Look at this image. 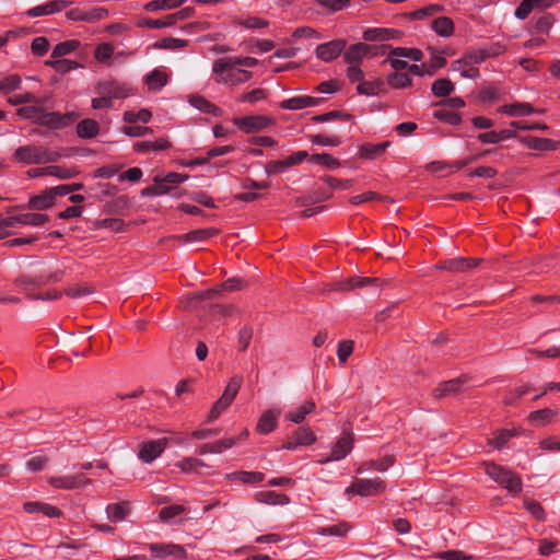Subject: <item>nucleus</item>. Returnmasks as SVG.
<instances>
[{
  "mask_svg": "<svg viewBox=\"0 0 560 560\" xmlns=\"http://www.w3.org/2000/svg\"><path fill=\"white\" fill-rule=\"evenodd\" d=\"M61 159V154L47 147L38 144H27L15 149L12 160L18 163L31 164H48L57 162Z\"/></svg>",
  "mask_w": 560,
  "mask_h": 560,
  "instance_id": "nucleus-1",
  "label": "nucleus"
},
{
  "mask_svg": "<svg viewBox=\"0 0 560 560\" xmlns=\"http://www.w3.org/2000/svg\"><path fill=\"white\" fill-rule=\"evenodd\" d=\"M214 81L219 84L240 85L249 81L253 73L248 70L229 66L228 61L215 60L212 65Z\"/></svg>",
  "mask_w": 560,
  "mask_h": 560,
  "instance_id": "nucleus-2",
  "label": "nucleus"
},
{
  "mask_svg": "<svg viewBox=\"0 0 560 560\" xmlns=\"http://www.w3.org/2000/svg\"><path fill=\"white\" fill-rule=\"evenodd\" d=\"M485 472L497 483L505 488L511 493L522 491L523 483L521 478L512 470L497 465L492 462L482 463Z\"/></svg>",
  "mask_w": 560,
  "mask_h": 560,
  "instance_id": "nucleus-3",
  "label": "nucleus"
},
{
  "mask_svg": "<svg viewBox=\"0 0 560 560\" xmlns=\"http://www.w3.org/2000/svg\"><path fill=\"white\" fill-rule=\"evenodd\" d=\"M386 489L385 482L380 478L368 479L357 478L345 490V494L351 499L352 495L375 497Z\"/></svg>",
  "mask_w": 560,
  "mask_h": 560,
  "instance_id": "nucleus-4",
  "label": "nucleus"
},
{
  "mask_svg": "<svg viewBox=\"0 0 560 560\" xmlns=\"http://www.w3.org/2000/svg\"><path fill=\"white\" fill-rule=\"evenodd\" d=\"M100 95H107L109 100H124L133 94V89L126 82L115 80L101 81L96 85Z\"/></svg>",
  "mask_w": 560,
  "mask_h": 560,
  "instance_id": "nucleus-5",
  "label": "nucleus"
},
{
  "mask_svg": "<svg viewBox=\"0 0 560 560\" xmlns=\"http://www.w3.org/2000/svg\"><path fill=\"white\" fill-rule=\"evenodd\" d=\"M233 124L245 133H253L269 128L275 120L264 115H252L234 118Z\"/></svg>",
  "mask_w": 560,
  "mask_h": 560,
  "instance_id": "nucleus-6",
  "label": "nucleus"
},
{
  "mask_svg": "<svg viewBox=\"0 0 560 560\" xmlns=\"http://www.w3.org/2000/svg\"><path fill=\"white\" fill-rule=\"evenodd\" d=\"M78 117L79 115L74 112L60 114L58 112L47 113L44 110L39 125L50 129H61L74 122Z\"/></svg>",
  "mask_w": 560,
  "mask_h": 560,
  "instance_id": "nucleus-7",
  "label": "nucleus"
},
{
  "mask_svg": "<svg viewBox=\"0 0 560 560\" xmlns=\"http://www.w3.org/2000/svg\"><path fill=\"white\" fill-rule=\"evenodd\" d=\"M353 441L350 432H343V435L332 446L330 455L318 459V464H327L332 460L343 459L352 450Z\"/></svg>",
  "mask_w": 560,
  "mask_h": 560,
  "instance_id": "nucleus-8",
  "label": "nucleus"
},
{
  "mask_svg": "<svg viewBox=\"0 0 560 560\" xmlns=\"http://www.w3.org/2000/svg\"><path fill=\"white\" fill-rule=\"evenodd\" d=\"M346 46L347 42L345 39H334L318 45L315 49V55L318 59L330 62L340 56Z\"/></svg>",
  "mask_w": 560,
  "mask_h": 560,
  "instance_id": "nucleus-9",
  "label": "nucleus"
},
{
  "mask_svg": "<svg viewBox=\"0 0 560 560\" xmlns=\"http://www.w3.org/2000/svg\"><path fill=\"white\" fill-rule=\"evenodd\" d=\"M89 479L83 474L73 476L51 477L48 479L50 486L57 489L73 490L84 487L89 483Z\"/></svg>",
  "mask_w": 560,
  "mask_h": 560,
  "instance_id": "nucleus-10",
  "label": "nucleus"
},
{
  "mask_svg": "<svg viewBox=\"0 0 560 560\" xmlns=\"http://www.w3.org/2000/svg\"><path fill=\"white\" fill-rule=\"evenodd\" d=\"M167 446V439H159L143 443L139 451V457L144 463H152Z\"/></svg>",
  "mask_w": 560,
  "mask_h": 560,
  "instance_id": "nucleus-11",
  "label": "nucleus"
},
{
  "mask_svg": "<svg viewBox=\"0 0 560 560\" xmlns=\"http://www.w3.org/2000/svg\"><path fill=\"white\" fill-rule=\"evenodd\" d=\"M280 415V408H270L264 411L257 421L256 431L259 434L271 433L278 425Z\"/></svg>",
  "mask_w": 560,
  "mask_h": 560,
  "instance_id": "nucleus-12",
  "label": "nucleus"
},
{
  "mask_svg": "<svg viewBox=\"0 0 560 560\" xmlns=\"http://www.w3.org/2000/svg\"><path fill=\"white\" fill-rule=\"evenodd\" d=\"M373 47L363 43L351 45L343 54V59L349 66H359V62L372 56Z\"/></svg>",
  "mask_w": 560,
  "mask_h": 560,
  "instance_id": "nucleus-13",
  "label": "nucleus"
},
{
  "mask_svg": "<svg viewBox=\"0 0 560 560\" xmlns=\"http://www.w3.org/2000/svg\"><path fill=\"white\" fill-rule=\"evenodd\" d=\"M149 549L156 558L165 559L172 556L176 559L186 557V551L180 545L175 544H150Z\"/></svg>",
  "mask_w": 560,
  "mask_h": 560,
  "instance_id": "nucleus-14",
  "label": "nucleus"
},
{
  "mask_svg": "<svg viewBox=\"0 0 560 560\" xmlns=\"http://www.w3.org/2000/svg\"><path fill=\"white\" fill-rule=\"evenodd\" d=\"M401 32L396 28L388 27H372L363 32V39L366 42H385L398 38Z\"/></svg>",
  "mask_w": 560,
  "mask_h": 560,
  "instance_id": "nucleus-15",
  "label": "nucleus"
},
{
  "mask_svg": "<svg viewBox=\"0 0 560 560\" xmlns=\"http://www.w3.org/2000/svg\"><path fill=\"white\" fill-rule=\"evenodd\" d=\"M320 103V98L312 97L308 95H299L291 98L284 100L280 103L282 109L299 110L307 107L317 106Z\"/></svg>",
  "mask_w": 560,
  "mask_h": 560,
  "instance_id": "nucleus-16",
  "label": "nucleus"
},
{
  "mask_svg": "<svg viewBox=\"0 0 560 560\" xmlns=\"http://www.w3.org/2000/svg\"><path fill=\"white\" fill-rule=\"evenodd\" d=\"M315 409L316 405L313 400H304L298 407L288 411L285 419L295 424H300L305 420L306 416L314 412Z\"/></svg>",
  "mask_w": 560,
  "mask_h": 560,
  "instance_id": "nucleus-17",
  "label": "nucleus"
},
{
  "mask_svg": "<svg viewBox=\"0 0 560 560\" xmlns=\"http://www.w3.org/2000/svg\"><path fill=\"white\" fill-rule=\"evenodd\" d=\"M477 264H478L477 259H468V258L457 257V258L446 260L440 265H436L435 268L442 269V270H448L452 272H462V271H466L468 269L476 267Z\"/></svg>",
  "mask_w": 560,
  "mask_h": 560,
  "instance_id": "nucleus-18",
  "label": "nucleus"
},
{
  "mask_svg": "<svg viewBox=\"0 0 560 560\" xmlns=\"http://www.w3.org/2000/svg\"><path fill=\"white\" fill-rule=\"evenodd\" d=\"M243 282L238 278H231L224 281L221 285L206 290L203 292H199L196 296L200 300L203 299H212L218 295L221 291H235L242 289Z\"/></svg>",
  "mask_w": 560,
  "mask_h": 560,
  "instance_id": "nucleus-19",
  "label": "nucleus"
},
{
  "mask_svg": "<svg viewBox=\"0 0 560 560\" xmlns=\"http://www.w3.org/2000/svg\"><path fill=\"white\" fill-rule=\"evenodd\" d=\"M255 500L259 503L269 504V505H284L290 502V499L284 493H279L276 491L264 490L255 493Z\"/></svg>",
  "mask_w": 560,
  "mask_h": 560,
  "instance_id": "nucleus-20",
  "label": "nucleus"
},
{
  "mask_svg": "<svg viewBox=\"0 0 560 560\" xmlns=\"http://www.w3.org/2000/svg\"><path fill=\"white\" fill-rule=\"evenodd\" d=\"M521 141L526 148L537 151H553L558 148V143L548 138L527 136L523 137Z\"/></svg>",
  "mask_w": 560,
  "mask_h": 560,
  "instance_id": "nucleus-21",
  "label": "nucleus"
},
{
  "mask_svg": "<svg viewBox=\"0 0 560 560\" xmlns=\"http://www.w3.org/2000/svg\"><path fill=\"white\" fill-rule=\"evenodd\" d=\"M521 432L522 430L520 428L501 429L495 432L494 436L490 439L488 443L492 448L501 450L512 438L520 435Z\"/></svg>",
  "mask_w": 560,
  "mask_h": 560,
  "instance_id": "nucleus-22",
  "label": "nucleus"
},
{
  "mask_svg": "<svg viewBox=\"0 0 560 560\" xmlns=\"http://www.w3.org/2000/svg\"><path fill=\"white\" fill-rule=\"evenodd\" d=\"M171 148V142L166 138H160L155 141H138L133 143V150L137 153H148L150 151H164Z\"/></svg>",
  "mask_w": 560,
  "mask_h": 560,
  "instance_id": "nucleus-23",
  "label": "nucleus"
},
{
  "mask_svg": "<svg viewBox=\"0 0 560 560\" xmlns=\"http://www.w3.org/2000/svg\"><path fill=\"white\" fill-rule=\"evenodd\" d=\"M107 517L113 523H119L127 520L130 513V504L128 502L113 503L106 508Z\"/></svg>",
  "mask_w": 560,
  "mask_h": 560,
  "instance_id": "nucleus-24",
  "label": "nucleus"
},
{
  "mask_svg": "<svg viewBox=\"0 0 560 560\" xmlns=\"http://www.w3.org/2000/svg\"><path fill=\"white\" fill-rule=\"evenodd\" d=\"M499 112L512 117L529 116L533 113H536L529 103L505 104L499 108Z\"/></svg>",
  "mask_w": 560,
  "mask_h": 560,
  "instance_id": "nucleus-25",
  "label": "nucleus"
},
{
  "mask_svg": "<svg viewBox=\"0 0 560 560\" xmlns=\"http://www.w3.org/2000/svg\"><path fill=\"white\" fill-rule=\"evenodd\" d=\"M58 280H60V276L58 275H51L49 278L24 275L16 280V284L25 290H30L36 287L44 285L49 281Z\"/></svg>",
  "mask_w": 560,
  "mask_h": 560,
  "instance_id": "nucleus-26",
  "label": "nucleus"
},
{
  "mask_svg": "<svg viewBox=\"0 0 560 560\" xmlns=\"http://www.w3.org/2000/svg\"><path fill=\"white\" fill-rule=\"evenodd\" d=\"M225 478L230 481H238L242 483H258L264 481L265 475L259 471H234L226 474Z\"/></svg>",
  "mask_w": 560,
  "mask_h": 560,
  "instance_id": "nucleus-27",
  "label": "nucleus"
},
{
  "mask_svg": "<svg viewBox=\"0 0 560 560\" xmlns=\"http://www.w3.org/2000/svg\"><path fill=\"white\" fill-rule=\"evenodd\" d=\"M432 31L441 37H451L454 34V22L447 16H440L431 22Z\"/></svg>",
  "mask_w": 560,
  "mask_h": 560,
  "instance_id": "nucleus-28",
  "label": "nucleus"
},
{
  "mask_svg": "<svg viewBox=\"0 0 560 560\" xmlns=\"http://www.w3.org/2000/svg\"><path fill=\"white\" fill-rule=\"evenodd\" d=\"M557 415L558 412L556 410L544 408L532 411L528 416V420L535 427H545L550 423Z\"/></svg>",
  "mask_w": 560,
  "mask_h": 560,
  "instance_id": "nucleus-29",
  "label": "nucleus"
},
{
  "mask_svg": "<svg viewBox=\"0 0 560 560\" xmlns=\"http://www.w3.org/2000/svg\"><path fill=\"white\" fill-rule=\"evenodd\" d=\"M389 144L388 141L382 143H364L359 149V155L368 160L376 159L385 152Z\"/></svg>",
  "mask_w": 560,
  "mask_h": 560,
  "instance_id": "nucleus-30",
  "label": "nucleus"
},
{
  "mask_svg": "<svg viewBox=\"0 0 560 560\" xmlns=\"http://www.w3.org/2000/svg\"><path fill=\"white\" fill-rule=\"evenodd\" d=\"M451 69L459 72L463 78L476 79L479 77L478 68L468 62L465 56L462 59L453 61Z\"/></svg>",
  "mask_w": 560,
  "mask_h": 560,
  "instance_id": "nucleus-31",
  "label": "nucleus"
},
{
  "mask_svg": "<svg viewBox=\"0 0 560 560\" xmlns=\"http://www.w3.org/2000/svg\"><path fill=\"white\" fill-rule=\"evenodd\" d=\"M100 125L96 120L86 118L77 125V133L82 139H91L98 135Z\"/></svg>",
  "mask_w": 560,
  "mask_h": 560,
  "instance_id": "nucleus-32",
  "label": "nucleus"
},
{
  "mask_svg": "<svg viewBox=\"0 0 560 560\" xmlns=\"http://www.w3.org/2000/svg\"><path fill=\"white\" fill-rule=\"evenodd\" d=\"M384 91V82L381 79L373 81L363 80L357 86V92L361 95L376 96Z\"/></svg>",
  "mask_w": 560,
  "mask_h": 560,
  "instance_id": "nucleus-33",
  "label": "nucleus"
},
{
  "mask_svg": "<svg viewBox=\"0 0 560 560\" xmlns=\"http://www.w3.org/2000/svg\"><path fill=\"white\" fill-rule=\"evenodd\" d=\"M377 281H378V279H376V278L352 277V278H348L346 280L338 282L336 290L348 291V290H352L355 288H362L368 284H373Z\"/></svg>",
  "mask_w": 560,
  "mask_h": 560,
  "instance_id": "nucleus-34",
  "label": "nucleus"
},
{
  "mask_svg": "<svg viewBox=\"0 0 560 560\" xmlns=\"http://www.w3.org/2000/svg\"><path fill=\"white\" fill-rule=\"evenodd\" d=\"M144 82L149 90L159 91L167 83V75L160 69H154L145 75Z\"/></svg>",
  "mask_w": 560,
  "mask_h": 560,
  "instance_id": "nucleus-35",
  "label": "nucleus"
},
{
  "mask_svg": "<svg viewBox=\"0 0 560 560\" xmlns=\"http://www.w3.org/2000/svg\"><path fill=\"white\" fill-rule=\"evenodd\" d=\"M55 203L48 189L43 191L40 195H36L30 198L27 207L34 210H47Z\"/></svg>",
  "mask_w": 560,
  "mask_h": 560,
  "instance_id": "nucleus-36",
  "label": "nucleus"
},
{
  "mask_svg": "<svg viewBox=\"0 0 560 560\" xmlns=\"http://www.w3.org/2000/svg\"><path fill=\"white\" fill-rule=\"evenodd\" d=\"M462 383L460 378H455L440 384L434 390V397L440 399L458 393Z\"/></svg>",
  "mask_w": 560,
  "mask_h": 560,
  "instance_id": "nucleus-37",
  "label": "nucleus"
},
{
  "mask_svg": "<svg viewBox=\"0 0 560 560\" xmlns=\"http://www.w3.org/2000/svg\"><path fill=\"white\" fill-rule=\"evenodd\" d=\"M42 173H46L47 175L55 176L59 179H70V178L75 177L79 174L78 170L74 167L56 166V165L43 167Z\"/></svg>",
  "mask_w": 560,
  "mask_h": 560,
  "instance_id": "nucleus-38",
  "label": "nucleus"
},
{
  "mask_svg": "<svg viewBox=\"0 0 560 560\" xmlns=\"http://www.w3.org/2000/svg\"><path fill=\"white\" fill-rule=\"evenodd\" d=\"M48 221V215L42 213H21L18 214V223L19 225H32V226H40Z\"/></svg>",
  "mask_w": 560,
  "mask_h": 560,
  "instance_id": "nucleus-39",
  "label": "nucleus"
},
{
  "mask_svg": "<svg viewBox=\"0 0 560 560\" xmlns=\"http://www.w3.org/2000/svg\"><path fill=\"white\" fill-rule=\"evenodd\" d=\"M186 0H153L144 5L147 11L172 10L184 4Z\"/></svg>",
  "mask_w": 560,
  "mask_h": 560,
  "instance_id": "nucleus-40",
  "label": "nucleus"
},
{
  "mask_svg": "<svg viewBox=\"0 0 560 560\" xmlns=\"http://www.w3.org/2000/svg\"><path fill=\"white\" fill-rule=\"evenodd\" d=\"M242 383H243L242 376H240V375L233 376L229 381L223 394L221 395V398H223V400L228 401L231 405L232 401L234 400V398L236 397V395L242 386Z\"/></svg>",
  "mask_w": 560,
  "mask_h": 560,
  "instance_id": "nucleus-41",
  "label": "nucleus"
},
{
  "mask_svg": "<svg viewBox=\"0 0 560 560\" xmlns=\"http://www.w3.org/2000/svg\"><path fill=\"white\" fill-rule=\"evenodd\" d=\"M242 383H243L242 376H240V375L233 376L229 381L223 394L221 395V398H223V400L228 401L231 405L232 401L234 400V398L236 397V395L242 386Z\"/></svg>",
  "mask_w": 560,
  "mask_h": 560,
  "instance_id": "nucleus-42",
  "label": "nucleus"
},
{
  "mask_svg": "<svg viewBox=\"0 0 560 560\" xmlns=\"http://www.w3.org/2000/svg\"><path fill=\"white\" fill-rule=\"evenodd\" d=\"M44 109L39 105L23 106L16 110V114L23 119H30L39 125Z\"/></svg>",
  "mask_w": 560,
  "mask_h": 560,
  "instance_id": "nucleus-43",
  "label": "nucleus"
},
{
  "mask_svg": "<svg viewBox=\"0 0 560 560\" xmlns=\"http://www.w3.org/2000/svg\"><path fill=\"white\" fill-rule=\"evenodd\" d=\"M46 65L58 73H67L71 70L78 69L81 67L80 63L69 59H57V60H47Z\"/></svg>",
  "mask_w": 560,
  "mask_h": 560,
  "instance_id": "nucleus-44",
  "label": "nucleus"
},
{
  "mask_svg": "<svg viewBox=\"0 0 560 560\" xmlns=\"http://www.w3.org/2000/svg\"><path fill=\"white\" fill-rule=\"evenodd\" d=\"M79 46H80V43L75 39H70V40L59 43L54 47L51 57L52 58H61L63 56H67L71 52H73Z\"/></svg>",
  "mask_w": 560,
  "mask_h": 560,
  "instance_id": "nucleus-45",
  "label": "nucleus"
},
{
  "mask_svg": "<svg viewBox=\"0 0 560 560\" xmlns=\"http://www.w3.org/2000/svg\"><path fill=\"white\" fill-rule=\"evenodd\" d=\"M295 443L301 446L312 445L316 441L314 432L308 427H301L293 432Z\"/></svg>",
  "mask_w": 560,
  "mask_h": 560,
  "instance_id": "nucleus-46",
  "label": "nucleus"
},
{
  "mask_svg": "<svg viewBox=\"0 0 560 560\" xmlns=\"http://www.w3.org/2000/svg\"><path fill=\"white\" fill-rule=\"evenodd\" d=\"M233 23L246 30H256L268 25L266 20L256 16L237 18L233 20Z\"/></svg>",
  "mask_w": 560,
  "mask_h": 560,
  "instance_id": "nucleus-47",
  "label": "nucleus"
},
{
  "mask_svg": "<svg viewBox=\"0 0 560 560\" xmlns=\"http://www.w3.org/2000/svg\"><path fill=\"white\" fill-rule=\"evenodd\" d=\"M431 90L435 96L444 97L453 92L454 84L448 79H439L433 82Z\"/></svg>",
  "mask_w": 560,
  "mask_h": 560,
  "instance_id": "nucleus-48",
  "label": "nucleus"
},
{
  "mask_svg": "<svg viewBox=\"0 0 560 560\" xmlns=\"http://www.w3.org/2000/svg\"><path fill=\"white\" fill-rule=\"evenodd\" d=\"M310 162L324 165L330 170H336L340 166V162L328 153L313 154L310 158Z\"/></svg>",
  "mask_w": 560,
  "mask_h": 560,
  "instance_id": "nucleus-49",
  "label": "nucleus"
},
{
  "mask_svg": "<svg viewBox=\"0 0 560 560\" xmlns=\"http://www.w3.org/2000/svg\"><path fill=\"white\" fill-rule=\"evenodd\" d=\"M189 103L202 113L217 114L219 108L202 96H191Z\"/></svg>",
  "mask_w": 560,
  "mask_h": 560,
  "instance_id": "nucleus-50",
  "label": "nucleus"
},
{
  "mask_svg": "<svg viewBox=\"0 0 560 560\" xmlns=\"http://www.w3.org/2000/svg\"><path fill=\"white\" fill-rule=\"evenodd\" d=\"M217 234L214 229H200L191 231L184 235L186 242H201Z\"/></svg>",
  "mask_w": 560,
  "mask_h": 560,
  "instance_id": "nucleus-51",
  "label": "nucleus"
},
{
  "mask_svg": "<svg viewBox=\"0 0 560 560\" xmlns=\"http://www.w3.org/2000/svg\"><path fill=\"white\" fill-rule=\"evenodd\" d=\"M151 112L148 109H140L138 112H126L124 114V120L128 124H135L137 121H141L147 124L151 119Z\"/></svg>",
  "mask_w": 560,
  "mask_h": 560,
  "instance_id": "nucleus-52",
  "label": "nucleus"
},
{
  "mask_svg": "<svg viewBox=\"0 0 560 560\" xmlns=\"http://www.w3.org/2000/svg\"><path fill=\"white\" fill-rule=\"evenodd\" d=\"M266 97H267V92L264 89L257 88L249 92L243 93L238 97V102L255 104L257 102L265 100Z\"/></svg>",
  "mask_w": 560,
  "mask_h": 560,
  "instance_id": "nucleus-53",
  "label": "nucleus"
},
{
  "mask_svg": "<svg viewBox=\"0 0 560 560\" xmlns=\"http://www.w3.org/2000/svg\"><path fill=\"white\" fill-rule=\"evenodd\" d=\"M433 116L436 119L444 121L452 126H457L462 121V118L457 113L450 112L446 109H436V110H434Z\"/></svg>",
  "mask_w": 560,
  "mask_h": 560,
  "instance_id": "nucleus-54",
  "label": "nucleus"
},
{
  "mask_svg": "<svg viewBox=\"0 0 560 560\" xmlns=\"http://www.w3.org/2000/svg\"><path fill=\"white\" fill-rule=\"evenodd\" d=\"M171 191V187L162 180L161 176L154 177V185L148 187L144 190L145 195H152V196H162L165 194H168Z\"/></svg>",
  "mask_w": 560,
  "mask_h": 560,
  "instance_id": "nucleus-55",
  "label": "nucleus"
},
{
  "mask_svg": "<svg viewBox=\"0 0 560 560\" xmlns=\"http://www.w3.org/2000/svg\"><path fill=\"white\" fill-rule=\"evenodd\" d=\"M21 85V78L16 74L8 75L0 81V93L8 94Z\"/></svg>",
  "mask_w": 560,
  "mask_h": 560,
  "instance_id": "nucleus-56",
  "label": "nucleus"
},
{
  "mask_svg": "<svg viewBox=\"0 0 560 560\" xmlns=\"http://www.w3.org/2000/svg\"><path fill=\"white\" fill-rule=\"evenodd\" d=\"M387 82L392 88L402 89L411 84L410 78L405 73L394 72L388 75Z\"/></svg>",
  "mask_w": 560,
  "mask_h": 560,
  "instance_id": "nucleus-57",
  "label": "nucleus"
},
{
  "mask_svg": "<svg viewBox=\"0 0 560 560\" xmlns=\"http://www.w3.org/2000/svg\"><path fill=\"white\" fill-rule=\"evenodd\" d=\"M312 143L325 147H338L341 139L337 136L315 135L311 139Z\"/></svg>",
  "mask_w": 560,
  "mask_h": 560,
  "instance_id": "nucleus-58",
  "label": "nucleus"
},
{
  "mask_svg": "<svg viewBox=\"0 0 560 560\" xmlns=\"http://www.w3.org/2000/svg\"><path fill=\"white\" fill-rule=\"evenodd\" d=\"M114 55V47L108 43L100 44L95 49V58L100 62H107Z\"/></svg>",
  "mask_w": 560,
  "mask_h": 560,
  "instance_id": "nucleus-59",
  "label": "nucleus"
},
{
  "mask_svg": "<svg viewBox=\"0 0 560 560\" xmlns=\"http://www.w3.org/2000/svg\"><path fill=\"white\" fill-rule=\"evenodd\" d=\"M184 510L185 509L183 505H171V506L162 508L160 511V516H159L160 521L168 522L172 518L180 515L184 512Z\"/></svg>",
  "mask_w": 560,
  "mask_h": 560,
  "instance_id": "nucleus-60",
  "label": "nucleus"
},
{
  "mask_svg": "<svg viewBox=\"0 0 560 560\" xmlns=\"http://www.w3.org/2000/svg\"><path fill=\"white\" fill-rule=\"evenodd\" d=\"M32 52L36 56H44L49 49V42L46 37H36L31 45Z\"/></svg>",
  "mask_w": 560,
  "mask_h": 560,
  "instance_id": "nucleus-61",
  "label": "nucleus"
},
{
  "mask_svg": "<svg viewBox=\"0 0 560 560\" xmlns=\"http://www.w3.org/2000/svg\"><path fill=\"white\" fill-rule=\"evenodd\" d=\"M93 292V290L88 287L86 284L84 283H81V284H74L72 287H69L67 290H66V294L70 298H73V299H78V298H82V296H85V295H89Z\"/></svg>",
  "mask_w": 560,
  "mask_h": 560,
  "instance_id": "nucleus-62",
  "label": "nucleus"
},
{
  "mask_svg": "<svg viewBox=\"0 0 560 560\" xmlns=\"http://www.w3.org/2000/svg\"><path fill=\"white\" fill-rule=\"evenodd\" d=\"M353 351V342L350 340H342L338 345L337 355L341 363H346L348 358Z\"/></svg>",
  "mask_w": 560,
  "mask_h": 560,
  "instance_id": "nucleus-63",
  "label": "nucleus"
},
{
  "mask_svg": "<svg viewBox=\"0 0 560 560\" xmlns=\"http://www.w3.org/2000/svg\"><path fill=\"white\" fill-rule=\"evenodd\" d=\"M48 458L44 455H35L26 462V468L30 471L36 472L45 468Z\"/></svg>",
  "mask_w": 560,
  "mask_h": 560,
  "instance_id": "nucleus-64",
  "label": "nucleus"
}]
</instances>
